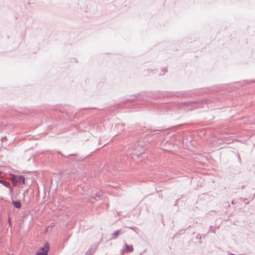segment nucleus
Wrapping results in <instances>:
<instances>
[{"label":"nucleus","mask_w":255,"mask_h":255,"mask_svg":"<svg viewBox=\"0 0 255 255\" xmlns=\"http://www.w3.org/2000/svg\"><path fill=\"white\" fill-rule=\"evenodd\" d=\"M49 250V246L48 243H45L43 246L40 247L36 254V255H48L47 253Z\"/></svg>","instance_id":"nucleus-1"},{"label":"nucleus","mask_w":255,"mask_h":255,"mask_svg":"<svg viewBox=\"0 0 255 255\" xmlns=\"http://www.w3.org/2000/svg\"><path fill=\"white\" fill-rule=\"evenodd\" d=\"M18 181V182H22L23 184L24 183L25 178L22 175H19L16 177L15 182Z\"/></svg>","instance_id":"nucleus-2"},{"label":"nucleus","mask_w":255,"mask_h":255,"mask_svg":"<svg viewBox=\"0 0 255 255\" xmlns=\"http://www.w3.org/2000/svg\"><path fill=\"white\" fill-rule=\"evenodd\" d=\"M12 203L15 208L17 209L21 208V203L19 201H13Z\"/></svg>","instance_id":"nucleus-3"},{"label":"nucleus","mask_w":255,"mask_h":255,"mask_svg":"<svg viewBox=\"0 0 255 255\" xmlns=\"http://www.w3.org/2000/svg\"><path fill=\"white\" fill-rule=\"evenodd\" d=\"M126 251L127 252H131L133 251V247L131 245H126Z\"/></svg>","instance_id":"nucleus-4"},{"label":"nucleus","mask_w":255,"mask_h":255,"mask_svg":"<svg viewBox=\"0 0 255 255\" xmlns=\"http://www.w3.org/2000/svg\"><path fill=\"white\" fill-rule=\"evenodd\" d=\"M0 182L3 184L5 186L8 187L10 185L9 183L4 180H0Z\"/></svg>","instance_id":"nucleus-5"},{"label":"nucleus","mask_w":255,"mask_h":255,"mask_svg":"<svg viewBox=\"0 0 255 255\" xmlns=\"http://www.w3.org/2000/svg\"><path fill=\"white\" fill-rule=\"evenodd\" d=\"M10 178L12 180V184L14 185V183L15 182L16 177L14 175H11L10 176Z\"/></svg>","instance_id":"nucleus-6"},{"label":"nucleus","mask_w":255,"mask_h":255,"mask_svg":"<svg viewBox=\"0 0 255 255\" xmlns=\"http://www.w3.org/2000/svg\"><path fill=\"white\" fill-rule=\"evenodd\" d=\"M119 234V231H118L116 232L115 233H114L113 234V236H114V238H116L118 236Z\"/></svg>","instance_id":"nucleus-7"}]
</instances>
